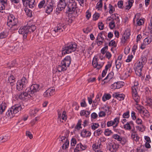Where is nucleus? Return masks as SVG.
Listing matches in <instances>:
<instances>
[{
  "mask_svg": "<svg viewBox=\"0 0 152 152\" xmlns=\"http://www.w3.org/2000/svg\"><path fill=\"white\" fill-rule=\"evenodd\" d=\"M71 62V57L69 56H66L58 67L57 70L58 72L66 70L67 68L69 66Z\"/></svg>",
  "mask_w": 152,
  "mask_h": 152,
  "instance_id": "3",
  "label": "nucleus"
},
{
  "mask_svg": "<svg viewBox=\"0 0 152 152\" xmlns=\"http://www.w3.org/2000/svg\"><path fill=\"white\" fill-rule=\"evenodd\" d=\"M134 124L133 121H130L124 125V128L126 130H130L132 129L131 126H133Z\"/></svg>",
  "mask_w": 152,
  "mask_h": 152,
  "instance_id": "25",
  "label": "nucleus"
},
{
  "mask_svg": "<svg viewBox=\"0 0 152 152\" xmlns=\"http://www.w3.org/2000/svg\"><path fill=\"white\" fill-rule=\"evenodd\" d=\"M36 29V26L34 25L31 26H26L24 27H21L18 30L19 34L23 35V38H27L28 34L29 33L33 32Z\"/></svg>",
  "mask_w": 152,
  "mask_h": 152,
  "instance_id": "2",
  "label": "nucleus"
},
{
  "mask_svg": "<svg viewBox=\"0 0 152 152\" xmlns=\"http://www.w3.org/2000/svg\"><path fill=\"white\" fill-rule=\"evenodd\" d=\"M82 120L81 119H79L76 126L75 127V128L76 129H80L82 128L81 126V125Z\"/></svg>",
  "mask_w": 152,
  "mask_h": 152,
  "instance_id": "53",
  "label": "nucleus"
},
{
  "mask_svg": "<svg viewBox=\"0 0 152 152\" xmlns=\"http://www.w3.org/2000/svg\"><path fill=\"white\" fill-rule=\"evenodd\" d=\"M98 60L96 58H94L92 61V64L93 67L96 68L98 69H101L103 65V63L99 64L98 62Z\"/></svg>",
  "mask_w": 152,
  "mask_h": 152,
  "instance_id": "18",
  "label": "nucleus"
},
{
  "mask_svg": "<svg viewBox=\"0 0 152 152\" xmlns=\"http://www.w3.org/2000/svg\"><path fill=\"white\" fill-rule=\"evenodd\" d=\"M111 96L110 94H104L102 96V99L103 101L105 102L106 100L110 99Z\"/></svg>",
  "mask_w": 152,
  "mask_h": 152,
  "instance_id": "41",
  "label": "nucleus"
},
{
  "mask_svg": "<svg viewBox=\"0 0 152 152\" xmlns=\"http://www.w3.org/2000/svg\"><path fill=\"white\" fill-rule=\"evenodd\" d=\"M77 47V44L75 42L68 43L63 48L62 53L69 54L74 52L76 50Z\"/></svg>",
  "mask_w": 152,
  "mask_h": 152,
  "instance_id": "1",
  "label": "nucleus"
},
{
  "mask_svg": "<svg viewBox=\"0 0 152 152\" xmlns=\"http://www.w3.org/2000/svg\"><path fill=\"white\" fill-rule=\"evenodd\" d=\"M21 109V107L18 105L12 107L10 109V113H11L12 116H15V115L18 113Z\"/></svg>",
  "mask_w": 152,
  "mask_h": 152,
  "instance_id": "17",
  "label": "nucleus"
},
{
  "mask_svg": "<svg viewBox=\"0 0 152 152\" xmlns=\"http://www.w3.org/2000/svg\"><path fill=\"white\" fill-rule=\"evenodd\" d=\"M119 18V16L117 14H114L111 15L112 20L116 22V24H118L119 23L120 20Z\"/></svg>",
  "mask_w": 152,
  "mask_h": 152,
  "instance_id": "24",
  "label": "nucleus"
},
{
  "mask_svg": "<svg viewBox=\"0 0 152 152\" xmlns=\"http://www.w3.org/2000/svg\"><path fill=\"white\" fill-rule=\"evenodd\" d=\"M30 92L29 89L27 88L25 92L21 93L19 96V98L20 99L25 100L30 98L32 96Z\"/></svg>",
  "mask_w": 152,
  "mask_h": 152,
  "instance_id": "12",
  "label": "nucleus"
},
{
  "mask_svg": "<svg viewBox=\"0 0 152 152\" xmlns=\"http://www.w3.org/2000/svg\"><path fill=\"white\" fill-rule=\"evenodd\" d=\"M77 8V3L73 1H69L68 4L66 12L69 14H72L75 12Z\"/></svg>",
  "mask_w": 152,
  "mask_h": 152,
  "instance_id": "6",
  "label": "nucleus"
},
{
  "mask_svg": "<svg viewBox=\"0 0 152 152\" xmlns=\"http://www.w3.org/2000/svg\"><path fill=\"white\" fill-rule=\"evenodd\" d=\"M65 26V25L61 23L58 24L52 31V33L55 34V35H58L61 32L63 31L64 30Z\"/></svg>",
  "mask_w": 152,
  "mask_h": 152,
  "instance_id": "10",
  "label": "nucleus"
},
{
  "mask_svg": "<svg viewBox=\"0 0 152 152\" xmlns=\"http://www.w3.org/2000/svg\"><path fill=\"white\" fill-rule=\"evenodd\" d=\"M22 1L24 5L28 6L30 8H34L36 5L35 0H22Z\"/></svg>",
  "mask_w": 152,
  "mask_h": 152,
  "instance_id": "15",
  "label": "nucleus"
},
{
  "mask_svg": "<svg viewBox=\"0 0 152 152\" xmlns=\"http://www.w3.org/2000/svg\"><path fill=\"white\" fill-rule=\"evenodd\" d=\"M130 35V33L129 31H125L122 35L121 39V44L125 45L127 44Z\"/></svg>",
  "mask_w": 152,
  "mask_h": 152,
  "instance_id": "11",
  "label": "nucleus"
},
{
  "mask_svg": "<svg viewBox=\"0 0 152 152\" xmlns=\"http://www.w3.org/2000/svg\"><path fill=\"white\" fill-rule=\"evenodd\" d=\"M100 14L97 12H95L93 16V20H94L96 21L100 17Z\"/></svg>",
  "mask_w": 152,
  "mask_h": 152,
  "instance_id": "54",
  "label": "nucleus"
},
{
  "mask_svg": "<svg viewBox=\"0 0 152 152\" xmlns=\"http://www.w3.org/2000/svg\"><path fill=\"white\" fill-rule=\"evenodd\" d=\"M115 24L116 22L112 20L109 23V27L111 29H112L115 27Z\"/></svg>",
  "mask_w": 152,
  "mask_h": 152,
  "instance_id": "51",
  "label": "nucleus"
},
{
  "mask_svg": "<svg viewBox=\"0 0 152 152\" xmlns=\"http://www.w3.org/2000/svg\"><path fill=\"white\" fill-rule=\"evenodd\" d=\"M108 47L106 46L103 47L101 50V53L102 55H104L108 50Z\"/></svg>",
  "mask_w": 152,
  "mask_h": 152,
  "instance_id": "62",
  "label": "nucleus"
},
{
  "mask_svg": "<svg viewBox=\"0 0 152 152\" xmlns=\"http://www.w3.org/2000/svg\"><path fill=\"white\" fill-rule=\"evenodd\" d=\"M131 137L132 139L136 141L138 140L139 137L135 132H133L132 134Z\"/></svg>",
  "mask_w": 152,
  "mask_h": 152,
  "instance_id": "38",
  "label": "nucleus"
},
{
  "mask_svg": "<svg viewBox=\"0 0 152 152\" xmlns=\"http://www.w3.org/2000/svg\"><path fill=\"white\" fill-rule=\"evenodd\" d=\"M125 95L123 94H115V97L119 101L123 100L125 98Z\"/></svg>",
  "mask_w": 152,
  "mask_h": 152,
  "instance_id": "34",
  "label": "nucleus"
},
{
  "mask_svg": "<svg viewBox=\"0 0 152 152\" xmlns=\"http://www.w3.org/2000/svg\"><path fill=\"white\" fill-rule=\"evenodd\" d=\"M7 0H0V10L4 9L7 5Z\"/></svg>",
  "mask_w": 152,
  "mask_h": 152,
  "instance_id": "29",
  "label": "nucleus"
},
{
  "mask_svg": "<svg viewBox=\"0 0 152 152\" xmlns=\"http://www.w3.org/2000/svg\"><path fill=\"white\" fill-rule=\"evenodd\" d=\"M6 107L4 104H1L0 105V114H1L5 110Z\"/></svg>",
  "mask_w": 152,
  "mask_h": 152,
  "instance_id": "47",
  "label": "nucleus"
},
{
  "mask_svg": "<svg viewBox=\"0 0 152 152\" xmlns=\"http://www.w3.org/2000/svg\"><path fill=\"white\" fill-rule=\"evenodd\" d=\"M119 141L120 143L122 145H124L127 142V139L124 138H121Z\"/></svg>",
  "mask_w": 152,
  "mask_h": 152,
  "instance_id": "58",
  "label": "nucleus"
},
{
  "mask_svg": "<svg viewBox=\"0 0 152 152\" xmlns=\"http://www.w3.org/2000/svg\"><path fill=\"white\" fill-rule=\"evenodd\" d=\"M55 91V90L53 88H50L47 89V91L51 96L53 95Z\"/></svg>",
  "mask_w": 152,
  "mask_h": 152,
  "instance_id": "52",
  "label": "nucleus"
},
{
  "mask_svg": "<svg viewBox=\"0 0 152 152\" xmlns=\"http://www.w3.org/2000/svg\"><path fill=\"white\" fill-rule=\"evenodd\" d=\"M114 75V73L113 72H111L108 74L106 77L107 78L108 80H111L113 77Z\"/></svg>",
  "mask_w": 152,
  "mask_h": 152,
  "instance_id": "60",
  "label": "nucleus"
},
{
  "mask_svg": "<svg viewBox=\"0 0 152 152\" xmlns=\"http://www.w3.org/2000/svg\"><path fill=\"white\" fill-rule=\"evenodd\" d=\"M129 113L130 112L129 110L124 112L122 115L123 118H128L130 116Z\"/></svg>",
  "mask_w": 152,
  "mask_h": 152,
  "instance_id": "48",
  "label": "nucleus"
},
{
  "mask_svg": "<svg viewBox=\"0 0 152 152\" xmlns=\"http://www.w3.org/2000/svg\"><path fill=\"white\" fill-rule=\"evenodd\" d=\"M112 133L111 130L108 129H106L104 132V134L106 136H109Z\"/></svg>",
  "mask_w": 152,
  "mask_h": 152,
  "instance_id": "55",
  "label": "nucleus"
},
{
  "mask_svg": "<svg viewBox=\"0 0 152 152\" xmlns=\"http://www.w3.org/2000/svg\"><path fill=\"white\" fill-rule=\"evenodd\" d=\"M99 126L98 124L96 123H93L92 125H91V129L93 130H95Z\"/></svg>",
  "mask_w": 152,
  "mask_h": 152,
  "instance_id": "57",
  "label": "nucleus"
},
{
  "mask_svg": "<svg viewBox=\"0 0 152 152\" xmlns=\"http://www.w3.org/2000/svg\"><path fill=\"white\" fill-rule=\"evenodd\" d=\"M132 72V70L130 67H128L125 70L124 76L125 78L130 76Z\"/></svg>",
  "mask_w": 152,
  "mask_h": 152,
  "instance_id": "28",
  "label": "nucleus"
},
{
  "mask_svg": "<svg viewBox=\"0 0 152 152\" xmlns=\"http://www.w3.org/2000/svg\"><path fill=\"white\" fill-rule=\"evenodd\" d=\"M111 66V64H110L109 63L105 66V69L103 71L102 74V76L104 77L105 76L107 73L108 69Z\"/></svg>",
  "mask_w": 152,
  "mask_h": 152,
  "instance_id": "32",
  "label": "nucleus"
},
{
  "mask_svg": "<svg viewBox=\"0 0 152 152\" xmlns=\"http://www.w3.org/2000/svg\"><path fill=\"white\" fill-rule=\"evenodd\" d=\"M91 135V132L86 129H83L81 133V135L83 137H90Z\"/></svg>",
  "mask_w": 152,
  "mask_h": 152,
  "instance_id": "27",
  "label": "nucleus"
},
{
  "mask_svg": "<svg viewBox=\"0 0 152 152\" xmlns=\"http://www.w3.org/2000/svg\"><path fill=\"white\" fill-rule=\"evenodd\" d=\"M143 65V63L140 61L135 64V72L136 75L139 76H141L142 75V71Z\"/></svg>",
  "mask_w": 152,
  "mask_h": 152,
  "instance_id": "9",
  "label": "nucleus"
},
{
  "mask_svg": "<svg viewBox=\"0 0 152 152\" xmlns=\"http://www.w3.org/2000/svg\"><path fill=\"white\" fill-rule=\"evenodd\" d=\"M101 143H96L92 145V148L94 152L98 150H100V148H101Z\"/></svg>",
  "mask_w": 152,
  "mask_h": 152,
  "instance_id": "26",
  "label": "nucleus"
},
{
  "mask_svg": "<svg viewBox=\"0 0 152 152\" xmlns=\"http://www.w3.org/2000/svg\"><path fill=\"white\" fill-rule=\"evenodd\" d=\"M53 2L52 1L49 3L46 9V12L48 14L52 12L53 9Z\"/></svg>",
  "mask_w": 152,
  "mask_h": 152,
  "instance_id": "22",
  "label": "nucleus"
},
{
  "mask_svg": "<svg viewBox=\"0 0 152 152\" xmlns=\"http://www.w3.org/2000/svg\"><path fill=\"white\" fill-rule=\"evenodd\" d=\"M100 101V96L99 95H96L95 99L93 100L92 104V107L96 108L99 104Z\"/></svg>",
  "mask_w": 152,
  "mask_h": 152,
  "instance_id": "21",
  "label": "nucleus"
},
{
  "mask_svg": "<svg viewBox=\"0 0 152 152\" xmlns=\"http://www.w3.org/2000/svg\"><path fill=\"white\" fill-rule=\"evenodd\" d=\"M90 111H86L85 110H81L80 113V115L81 116H85L86 117L88 118L89 116V115L90 113Z\"/></svg>",
  "mask_w": 152,
  "mask_h": 152,
  "instance_id": "31",
  "label": "nucleus"
},
{
  "mask_svg": "<svg viewBox=\"0 0 152 152\" xmlns=\"http://www.w3.org/2000/svg\"><path fill=\"white\" fill-rule=\"evenodd\" d=\"M10 25H11L12 27L10 28V30L12 31H15L17 29L15 28H12V26H15L18 22L17 18L12 14H10Z\"/></svg>",
  "mask_w": 152,
  "mask_h": 152,
  "instance_id": "13",
  "label": "nucleus"
},
{
  "mask_svg": "<svg viewBox=\"0 0 152 152\" xmlns=\"http://www.w3.org/2000/svg\"><path fill=\"white\" fill-rule=\"evenodd\" d=\"M49 0H43L40 2L38 4V7L39 8H41L43 7L44 4L46 2L47 4H48V2L49 1Z\"/></svg>",
  "mask_w": 152,
  "mask_h": 152,
  "instance_id": "43",
  "label": "nucleus"
},
{
  "mask_svg": "<svg viewBox=\"0 0 152 152\" xmlns=\"http://www.w3.org/2000/svg\"><path fill=\"white\" fill-rule=\"evenodd\" d=\"M23 46L24 48H26V47H28V46L29 44V41L27 39V38H23Z\"/></svg>",
  "mask_w": 152,
  "mask_h": 152,
  "instance_id": "39",
  "label": "nucleus"
},
{
  "mask_svg": "<svg viewBox=\"0 0 152 152\" xmlns=\"http://www.w3.org/2000/svg\"><path fill=\"white\" fill-rule=\"evenodd\" d=\"M99 29L100 30H102L104 28V25L102 22H99L98 24Z\"/></svg>",
  "mask_w": 152,
  "mask_h": 152,
  "instance_id": "61",
  "label": "nucleus"
},
{
  "mask_svg": "<svg viewBox=\"0 0 152 152\" xmlns=\"http://www.w3.org/2000/svg\"><path fill=\"white\" fill-rule=\"evenodd\" d=\"M144 23L143 19H137V24L138 26H140L142 25Z\"/></svg>",
  "mask_w": 152,
  "mask_h": 152,
  "instance_id": "64",
  "label": "nucleus"
},
{
  "mask_svg": "<svg viewBox=\"0 0 152 152\" xmlns=\"http://www.w3.org/2000/svg\"><path fill=\"white\" fill-rule=\"evenodd\" d=\"M15 78L13 75L10 76V86L12 87V86L15 85Z\"/></svg>",
  "mask_w": 152,
  "mask_h": 152,
  "instance_id": "36",
  "label": "nucleus"
},
{
  "mask_svg": "<svg viewBox=\"0 0 152 152\" xmlns=\"http://www.w3.org/2000/svg\"><path fill=\"white\" fill-rule=\"evenodd\" d=\"M9 30H6L0 33V39L5 38L9 34Z\"/></svg>",
  "mask_w": 152,
  "mask_h": 152,
  "instance_id": "33",
  "label": "nucleus"
},
{
  "mask_svg": "<svg viewBox=\"0 0 152 152\" xmlns=\"http://www.w3.org/2000/svg\"><path fill=\"white\" fill-rule=\"evenodd\" d=\"M140 125L136 126L137 130L141 132H144L145 131L146 128L145 126L143 124Z\"/></svg>",
  "mask_w": 152,
  "mask_h": 152,
  "instance_id": "35",
  "label": "nucleus"
},
{
  "mask_svg": "<svg viewBox=\"0 0 152 152\" xmlns=\"http://www.w3.org/2000/svg\"><path fill=\"white\" fill-rule=\"evenodd\" d=\"M66 113L65 111H63L62 115H61V114H59V113L58 112V119L61 121V119L65 121L66 120L67 117L66 115Z\"/></svg>",
  "mask_w": 152,
  "mask_h": 152,
  "instance_id": "30",
  "label": "nucleus"
},
{
  "mask_svg": "<svg viewBox=\"0 0 152 152\" xmlns=\"http://www.w3.org/2000/svg\"><path fill=\"white\" fill-rule=\"evenodd\" d=\"M123 83L122 82H117L114 83L111 85L110 88L113 90L119 89L123 86Z\"/></svg>",
  "mask_w": 152,
  "mask_h": 152,
  "instance_id": "19",
  "label": "nucleus"
},
{
  "mask_svg": "<svg viewBox=\"0 0 152 152\" xmlns=\"http://www.w3.org/2000/svg\"><path fill=\"white\" fill-rule=\"evenodd\" d=\"M120 117H116L113 120L108 121L107 123V126L108 127L113 126V128H116L118 125L119 123Z\"/></svg>",
  "mask_w": 152,
  "mask_h": 152,
  "instance_id": "8",
  "label": "nucleus"
},
{
  "mask_svg": "<svg viewBox=\"0 0 152 152\" xmlns=\"http://www.w3.org/2000/svg\"><path fill=\"white\" fill-rule=\"evenodd\" d=\"M134 2L133 0H129L128 4L126 6V9L128 10L132 6V4Z\"/></svg>",
  "mask_w": 152,
  "mask_h": 152,
  "instance_id": "46",
  "label": "nucleus"
},
{
  "mask_svg": "<svg viewBox=\"0 0 152 152\" xmlns=\"http://www.w3.org/2000/svg\"><path fill=\"white\" fill-rule=\"evenodd\" d=\"M39 85L38 84H33L28 89H29L31 95L32 94L38 91L40 89Z\"/></svg>",
  "mask_w": 152,
  "mask_h": 152,
  "instance_id": "16",
  "label": "nucleus"
},
{
  "mask_svg": "<svg viewBox=\"0 0 152 152\" xmlns=\"http://www.w3.org/2000/svg\"><path fill=\"white\" fill-rule=\"evenodd\" d=\"M64 142L62 146V148L64 149L68 148L69 144V141L68 140H66V141Z\"/></svg>",
  "mask_w": 152,
  "mask_h": 152,
  "instance_id": "50",
  "label": "nucleus"
},
{
  "mask_svg": "<svg viewBox=\"0 0 152 152\" xmlns=\"http://www.w3.org/2000/svg\"><path fill=\"white\" fill-rule=\"evenodd\" d=\"M39 111V109L37 108H33L30 110L29 113L31 115H35Z\"/></svg>",
  "mask_w": 152,
  "mask_h": 152,
  "instance_id": "44",
  "label": "nucleus"
},
{
  "mask_svg": "<svg viewBox=\"0 0 152 152\" xmlns=\"http://www.w3.org/2000/svg\"><path fill=\"white\" fill-rule=\"evenodd\" d=\"M103 33L104 32L103 31L101 32L98 34L96 39V44L98 46H100L104 42V39L103 36Z\"/></svg>",
  "mask_w": 152,
  "mask_h": 152,
  "instance_id": "14",
  "label": "nucleus"
},
{
  "mask_svg": "<svg viewBox=\"0 0 152 152\" xmlns=\"http://www.w3.org/2000/svg\"><path fill=\"white\" fill-rule=\"evenodd\" d=\"M107 147L111 152H116L119 148V145L114 142H111L108 144Z\"/></svg>",
  "mask_w": 152,
  "mask_h": 152,
  "instance_id": "7",
  "label": "nucleus"
},
{
  "mask_svg": "<svg viewBox=\"0 0 152 152\" xmlns=\"http://www.w3.org/2000/svg\"><path fill=\"white\" fill-rule=\"evenodd\" d=\"M152 41V37L148 36L145 38L144 40V43L147 45L149 44Z\"/></svg>",
  "mask_w": 152,
  "mask_h": 152,
  "instance_id": "37",
  "label": "nucleus"
},
{
  "mask_svg": "<svg viewBox=\"0 0 152 152\" xmlns=\"http://www.w3.org/2000/svg\"><path fill=\"white\" fill-rule=\"evenodd\" d=\"M76 139L75 138H72L71 140V145L72 146H74L76 144Z\"/></svg>",
  "mask_w": 152,
  "mask_h": 152,
  "instance_id": "59",
  "label": "nucleus"
},
{
  "mask_svg": "<svg viewBox=\"0 0 152 152\" xmlns=\"http://www.w3.org/2000/svg\"><path fill=\"white\" fill-rule=\"evenodd\" d=\"M103 5L102 0H99L96 6V8L98 9V10H101Z\"/></svg>",
  "mask_w": 152,
  "mask_h": 152,
  "instance_id": "42",
  "label": "nucleus"
},
{
  "mask_svg": "<svg viewBox=\"0 0 152 152\" xmlns=\"http://www.w3.org/2000/svg\"><path fill=\"white\" fill-rule=\"evenodd\" d=\"M109 12L110 14H112L115 11V7L110 4L108 6Z\"/></svg>",
  "mask_w": 152,
  "mask_h": 152,
  "instance_id": "40",
  "label": "nucleus"
},
{
  "mask_svg": "<svg viewBox=\"0 0 152 152\" xmlns=\"http://www.w3.org/2000/svg\"><path fill=\"white\" fill-rule=\"evenodd\" d=\"M134 100L136 103V107L137 109L139 111H141L142 110V106H141L140 105L138 104L140 101V97H139V101H138V102H137L135 100Z\"/></svg>",
  "mask_w": 152,
  "mask_h": 152,
  "instance_id": "49",
  "label": "nucleus"
},
{
  "mask_svg": "<svg viewBox=\"0 0 152 152\" xmlns=\"http://www.w3.org/2000/svg\"><path fill=\"white\" fill-rule=\"evenodd\" d=\"M76 146L78 149H79L81 151L85 150L87 147V145L84 144L83 142H80L79 144H77Z\"/></svg>",
  "mask_w": 152,
  "mask_h": 152,
  "instance_id": "23",
  "label": "nucleus"
},
{
  "mask_svg": "<svg viewBox=\"0 0 152 152\" xmlns=\"http://www.w3.org/2000/svg\"><path fill=\"white\" fill-rule=\"evenodd\" d=\"M25 11L26 15L29 17H31L32 16V11L28 8H25Z\"/></svg>",
  "mask_w": 152,
  "mask_h": 152,
  "instance_id": "45",
  "label": "nucleus"
},
{
  "mask_svg": "<svg viewBox=\"0 0 152 152\" xmlns=\"http://www.w3.org/2000/svg\"><path fill=\"white\" fill-rule=\"evenodd\" d=\"M112 137L114 139L119 141H120V139L121 138L119 135L117 134H113Z\"/></svg>",
  "mask_w": 152,
  "mask_h": 152,
  "instance_id": "63",
  "label": "nucleus"
},
{
  "mask_svg": "<svg viewBox=\"0 0 152 152\" xmlns=\"http://www.w3.org/2000/svg\"><path fill=\"white\" fill-rule=\"evenodd\" d=\"M66 6L65 2H58L57 7L56 9V12L59 13L60 11L65 8Z\"/></svg>",
  "mask_w": 152,
  "mask_h": 152,
  "instance_id": "20",
  "label": "nucleus"
},
{
  "mask_svg": "<svg viewBox=\"0 0 152 152\" xmlns=\"http://www.w3.org/2000/svg\"><path fill=\"white\" fill-rule=\"evenodd\" d=\"M28 81L27 78L23 77L16 83V88L19 91L24 89L27 86Z\"/></svg>",
  "mask_w": 152,
  "mask_h": 152,
  "instance_id": "5",
  "label": "nucleus"
},
{
  "mask_svg": "<svg viewBox=\"0 0 152 152\" xmlns=\"http://www.w3.org/2000/svg\"><path fill=\"white\" fill-rule=\"evenodd\" d=\"M116 67L118 70L121 67V61H116L115 62Z\"/></svg>",
  "mask_w": 152,
  "mask_h": 152,
  "instance_id": "56",
  "label": "nucleus"
},
{
  "mask_svg": "<svg viewBox=\"0 0 152 152\" xmlns=\"http://www.w3.org/2000/svg\"><path fill=\"white\" fill-rule=\"evenodd\" d=\"M139 83L137 81L135 80L133 83V85L131 88V93L132 98L137 102L139 100V96L137 90L138 88Z\"/></svg>",
  "mask_w": 152,
  "mask_h": 152,
  "instance_id": "4",
  "label": "nucleus"
}]
</instances>
